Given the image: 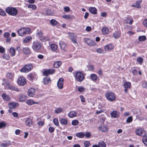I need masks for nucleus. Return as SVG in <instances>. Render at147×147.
<instances>
[{
  "mask_svg": "<svg viewBox=\"0 0 147 147\" xmlns=\"http://www.w3.org/2000/svg\"><path fill=\"white\" fill-rule=\"evenodd\" d=\"M25 32H26V34L27 33H29L30 31V29L28 28H24Z\"/></svg>",
  "mask_w": 147,
  "mask_h": 147,
  "instance_id": "62",
  "label": "nucleus"
},
{
  "mask_svg": "<svg viewBox=\"0 0 147 147\" xmlns=\"http://www.w3.org/2000/svg\"><path fill=\"white\" fill-rule=\"evenodd\" d=\"M50 23L52 26L56 25L57 24V22L54 19L51 20L50 21Z\"/></svg>",
  "mask_w": 147,
  "mask_h": 147,
  "instance_id": "37",
  "label": "nucleus"
},
{
  "mask_svg": "<svg viewBox=\"0 0 147 147\" xmlns=\"http://www.w3.org/2000/svg\"><path fill=\"white\" fill-rule=\"evenodd\" d=\"M137 61L140 64H142L143 62V59L141 57H138L137 59Z\"/></svg>",
  "mask_w": 147,
  "mask_h": 147,
  "instance_id": "48",
  "label": "nucleus"
},
{
  "mask_svg": "<svg viewBox=\"0 0 147 147\" xmlns=\"http://www.w3.org/2000/svg\"><path fill=\"white\" fill-rule=\"evenodd\" d=\"M91 79L94 81H96L98 78V77L95 74H92L90 75Z\"/></svg>",
  "mask_w": 147,
  "mask_h": 147,
  "instance_id": "29",
  "label": "nucleus"
},
{
  "mask_svg": "<svg viewBox=\"0 0 147 147\" xmlns=\"http://www.w3.org/2000/svg\"><path fill=\"white\" fill-rule=\"evenodd\" d=\"M76 135L79 138H82L85 136V135L82 132H79L77 133Z\"/></svg>",
  "mask_w": 147,
  "mask_h": 147,
  "instance_id": "35",
  "label": "nucleus"
},
{
  "mask_svg": "<svg viewBox=\"0 0 147 147\" xmlns=\"http://www.w3.org/2000/svg\"><path fill=\"white\" fill-rule=\"evenodd\" d=\"M64 79L62 78H60L57 83V86L60 89H62L63 87Z\"/></svg>",
  "mask_w": 147,
  "mask_h": 147,
  "instance_id": "9",
  "label": "nucleus"
},
{
  "mask_svg": "<svg viewBox=\"0 0 147 147\" xmlns=\"http://www.w3.org/2000/svg\"><path fill=\"white\" fill-rule=\"evenodd\" d=\"M142 2V1H138L136 2V7L140 8L141 7L140 3Z\"/></svg>",
  "mask_w": 147,
  "mask_h": 147,
  "instance_id": "43",
  "label": "nucleus"
},
{
  "mask_svg": "<svg viewBox=\"0 0 147 147\" xmlns=\"http://www.w3.org/2000/svg\"><path fill=\"white\" fill-rule=\"evenodd\" d=\"M43 82L45 84H47L49 82H51V80L49 78L46 77L43 78Z\"/></svg>",
  "mask_w": 147,
  "mask_h": 147,
  "instance_id": "25",
  "label": "nucleus"
},
{
  "mask_svg": "<svg viewBox=\"0 0 147 147\" xmlns=\"http://www.w3.org/2000/svg\"><path fill=\"white\" fill-rule=\"evenodd\" d=\"M69 38L74 43H76L77 36L73 33H71L69 35Z\"/></svg>",
  "mask_w": 147,
  "mask_h": 147,
  "instance_id": "11",
  "label": "nucleus"
},
{
  "mask_svg": "<svg viewBox=\"0 0 147 147\" xmlns=\"http://www.w3.org/2000/svg\"><path fill=\"white\" fill-rule=\"evenodd\" d=\"M6 12L9 14L15 16L18 13V11L16 9L12 7H8L6 9Z\"/></svg>",
  "mask_w": 147,
  "mask_h": 147,
  "instance_id": "2",
  "label": "nucleus"
},
{
  "mask_svg": "<svg viewBox=\"0 0 147 147\" xmlns=\"http://www.w3.org/2000/svg\"><path fill=\"white\" fill-rule=\"evenodd\" d=\"M120 34L118 32H115L113 34V36L115 38H119L120 36Z\"/></svg>",
  "mask_w": 147,
  "mask_h": 147,
  "instance_id": "39",
  "label": "nucleus"
},
{
  "mask_svg": "<svg viewBox=\"0 0 147 147\" xmlns=\"http://www.w3.org/2000/svg\"><path fill=\"white\" fill-rule=\"evenodd\" d=\"M62 17L67 19H71V16L69 15H66L63 16Z\"/></svg>",
  "mask_w": 147,
  "mask_h": 147,
  "instance_id": "56",
  "label": "nucleus"
},
{
  "mask_svg": "<svg viewBox=\"0 0 147 147\" xmlns=\"http://www.w3.org/2000/svg\"><path fill=\"white\" fill-rule=\"evenodd\" d=\"M111 117L113 118H117L119 116V113L116 111H114L111 113Z\"/></svg>",
  "mask_w": 147,
  "mask_h": 147,
  "instance_id": "14",
  "label": "nucleus"
},
{
  "mask_svg": "<svg viewBox=\"0 0 147 147\" xmlns=\"http://www.w3.org/2000/svg\"><path fill=\"white\" fill-rule=\"evenodd\" d=\"M71 123L73 125H76L78 124L79 121L77 120H75L72 121Z\"/></svg>",
  "mask_w": 147,
  "mask_h": 147,
  "instance_id": "55",
  "label": "nucleus"
},
{
  "mask_svg": "<svg viewBox=\"0 0 147 147\" xmlns=\"http://www.w3.org/2000/svg\"><path fill=\"white\" fill-rule=\"evenodd\" d=\"M59 45L61 50L65 51V48L66 46V44L63 41H60Z\"/></svg>",
  "mask_w": 147,
  "mask_h": 147,
  "instance_id": "16",
  "label": "nucleus"
},
{
  "mask_svg": "<svg viewBox=\"0 0 147 147\" xmlns=\"http://www.w3.org/2000/svg\"><path fill=\"white\" fill-rule=\"evenodd\" d=\"M63 110V109L61 107L57 108L55 110V112L56 113H59L61 112Z\"/></svg>",
  "mask_w": 147,
  "mask_h": 147,
  "instance_id": "42",
  "label": "nucleus"
},
{
  "mask_svg": "<svg viewBox=\"0 0 147 147\" xmlns=\"http://www.w3.org/2000/svg\"><path fill=\"white\" fill-rule=\"evenodd\" d=\"M85 42L88 45L90 46H94L95 45L94 42L89 38L86 39Z\"/></svg>",
  "mask_w": 147,
  "mask_h": 147,
  "instance_id": "10",
  "label": "nucleus"
},
{
  "mask_svg": "<svg viewBox=\"0 0 147 147\" xmlns=\"http://www.w3.org/2000/svg\"><path fill=\"white\" fill-rule=\"evenodd\" d=\"M43 74L44 75L46 76H47L49 74L48 69L45 70L43 72Z\"/></svg>",
  "mask_w": 147,
  "mask_h": 147,
  "instance_id": "64",
  "label": "nucleus"
},
{
  "mask_svg": "<svg viewBox=\"0 0 147 147\" xmlns=\"http://www.w3.org/2000/svg\"><path fill=\"white\" fill-rule=\"evenodd\" d=\"M138 39L140 41H144L146 39V37L145 36H139Z\"/></svg>",
  "mask_w": 147,
  "mask_h": 147,
  "instance_id": "54",
  "label": "nucleus"
},
{
  "mask_svg": "<svg viewBox=\"0 0 147 147\" xmlns=\"http://www.w3.org/2000/svg\"><path fill=\"white\" fill-rule=\"evenodd\" d=\"M136 134L138 136H146V132L144 129L141 128L138 129L136 130Z\"/></svg>",
  "mask_w": 147,
  "mask_h": 147,
  "instance_id": "6",
  "label": "nucleus"
},
{
  "mask_svg": "<svg viewBox=\"0 0 147 147\" xmlns=\"http://www.w3.org/2000/svg\"><path fill=\"white\" fill-rule=\"evenodd\" d=\"M90 12L93 14H96L97 13V9L94 7H90L89 9Z\"/></svg>",
  "mask_w": 147,
  "mask_h": 147,
  "instance_id": "22",
  "label": "nucleus"
},
{
  "mask_svg": "<svg viewBox=\"0 0 147 147\" xmlns=\"http://www.w3.org/2000/svg\"><path fill=\"white\" fill-rule=\"evenodd\" d=\"M26 96L24 95H20L19 97V100L20 102H23L26 99Z\"/></svg>",
  "mask_w": 147,
  "mask_h": 147,
  "instance_id": "26",
  "label": "nucleus"
},
{
  "mask_svg": "<svg viewBox=\"0 0 147 147\" xmlns=\"http://www.w3.org/2000/svg\"><path fill=\"white\" fill-rule=\"evenodd\" d=\"M62 64V62L60 61H58L55 62L53 66L54 67L57 68L60 67Z\"/></svg>",
  "mask_w": 147,
  "mask_h": 147,
  "instance_id": "27",
  "label": "nucleus"
},
{
  "mask_svg": "<svg viewBox=\"0 0 147 147\" xmlns=\"http://www.w3.org/2000/svg\"><path fill=\"white\" fill-rule=\"evenodd\" d=\"M53 121V123L55 125L57 126H59V122L57 119H54Z\"/></svg>",
  "mask_w": 147,
  "mask_h": 147,
  "instance_id": "44",
  "label": "nucleus"
},
{
  "mask_svg": "<svg viewBox=\"0 0 147 147\" xmlns=\"http://www.w3.org/2000/svg\"><path fill=\"white\" fill-rule=\"evenodd\" d=\"M114 46L111 44H108L106 45L105 49L106 50H111L114 48Z\"/></svg>",
  "mask_w": 147,
  "mask_h": 147,
  "instance_id": "19",
  "label": "nucleus"
},
{
  "mask_svg": "<svg viewBox=\"0 0 147 147\" xmlns=\"http://www.w3.org/2000/svg\"><path fill=\"white\" fill-rule=\"evenodd\" d=\"M42 32L41 31L37 30L36 35L38 37L39 39L40 37H42Z\"/></svg>",
  "mask_w": 147,
  "mask_h": 147,
  "instance_id": "36",
  "label": "nucleus"
},
{
  "mask_svg": "<svg viewBox=\"0 0 147 147\" xmlns=\"http://www.w3.org/2000/svg\"><path fill=\"white\" fill-rule=\"evenodd\" d=\"M84 145L85 147H88L90 146L91 144L90 143L89 141H86L84 142Z\"/></svg>",
  "mask_w": 147,
  "mask_h": 147,
  "instance_id": "47",
  "label": "nucleus"
},
{
  "mask_svg": "<svg viewBox=\"0 0 147 147\" xmlns=\"http://www.w3.org/2000/svg\"><path fill=\"white\" fill-rule=\"evenodd\" d=\"M55 130V128L53 127H49V131L50 133L53 132Z\"/></svg>",
  "mask_w": 147,
  "mask_h": 147,
  "instance_id": "60",
  "label": "nucleus"
},
{
  "mask_svg": "<svg viewBox=\"0 0 147 147\" xmlns=\"http://www.w3.org/2000/svg\"><path fill=\"white\" fill-rule=\"evenodd\" d=\"M16 103L14 102L10 103L9 104V107L10 109L15 108H16Z\"/></svg>",
  "mask_w": 147,
  "mask_h": 147,
  "instance_id": "38",
  "label": "nucleus"
},
{
  "mask_svg": "<svg viewBox=\"0 0 147 147\" xmlns=\"http://www.w3.org/2000/svg\"><path fill=\"white\" fill-rule=\"evenodd\" d=\"M26 123L28 126L30 127L32 125V122L30 119L27 118L26 119Z\"/></svg>",
  "mask_w": 147,
  "mask_h": 147,
  "instance_id": "24",
  "label": "nucleus"
},
{
  "mask_svg": "<svg viewBox=\"0 0 147 147\" xmlns=\"http://www.w3.org/2000/svg\"><path fill=\"white\" fill-rule=\"evenodd\" d=\"M74 77L76 80L79 82H82L84 79L83 74L80 71H78L76 73Z\"/></svg>",
  "mask_w": 147,
  "mask_h": 147,
  "instance_id": "3",
  "label": "nucleus"
},
{
  "mask_svg": "<svg viewBox=\"0 0 147 147\" xmlns=\"http://www.w3.org/2000/svg\"><path fill=\"white\" fill-rule=\"evenodd\" d=\"M77 115V113L74 111L70 112L68 114V116L70 118H73L76 117Z\"/></svg>",
  "mask_w": 147,
  "mask_h": 147,
  "instance_id": "21",
  "label": "nucleus"
},
{
  "mask_svg": "<svg viewBox=\"0 0 147 147\" xmlns=\"http://www.w3.org/2000/svg\"><path fill=\"white\" fill-rule=\"evenodd\" d=\"M11 145V143L9 142H7L6 143H2L0 145L1 147H7V146H9Z\"/></svg>",
  "mask_w": 147,
  "mask_h": 147,
  "instance_id": "46",
  "label": "nucleus"
},
{
  "mask_svg": "<svg viewBox=\"0 0 147 147\" xmlns=\"http://www.w3.org/2000/svg\"><path fill=\"white\" fill-rule=\"evenodd\" d=\"M142 141L144 144L147 146V136H146L143 137Z\"/></svg>",
  "mask_w": 147,
  "mask_h": 147,
  "instance_id": "49",
  "label": "nucleus"
},
{
  "mask_svg": "<svg viewBox=\"0 0 147 147\" xmlns=\"http://www.w3.org/2000/svg\"><path fill=\"white\" fill-rule=\"evenodd\" d=\"M2 97L3 99L5 101H9L10 99V97L8 96L7 94L5 93H3L2 95Z\"/></svg>",
  "mask_w": 147,
  "mask_h": 147,
  "instance_id": "18",
  "label": "nucleus"
},
{
  "mask_svg": "<svg viewBox=\"0 0 147 147\" xmlns=\"http://www.w3.org/2000/svg\"><path fill=\"white\" fill-rule=\"evenodd\" d=\"M7 76L8 78L10 79H12L13 78V74L11 73H7Z\"/></svg>",
  "mask_w": 147,
  "mask_h": 147,
  "instance_id": "52",
  "label": "nucleus"
},
{
  "mask_svg": "<svg viewBox=\"0 0 147 147\" xmlns=\"http://www.w3.org/2000/svg\"><path fill=\"white\" fill-rule=\"evenodd\" d=\"M125 18V20L126 24H131L132 23L133 20L130 17H126Z\"/></svg>",
  "mask_w": 147,
  "mask_h": 147,
  "instance_id": "20",
  "label": "nucleus"
},
{
  "mask_svg": "<svg viewBox=\"0 0 147 147\" xmlns=\"http://www.w3.org/2000/svg\"><path fill=\"white\" fill-rule=\"evenodd\" d=\"M2 57L4 59L6 60H8L9 57V55L7 54H4L2 56Z\"/></svg>",
  "mask_w": 147,
  "mask_h": 147,
  "instance_id": "51",
  "label": "nucleus"
},
{
  "mask_svg": "<svg viewBox=\"0 0 147 147\" xmlns=\"http://www.w3.org/2000/svg\"><path fill=\"white\" fill-rule=\"evenodd\" d=\"M28 94L29 96H33L34 95V89H31L28 90Z\"/></svg>",
  "mask_w": 147,
  "mask_h": 147,
  "instance_id": "30",
  "label": "nucleus"
},
{
  "mask_svg": "<svg viewBox=\"0 0 147 147\" xmlns=\"http://www.w3.org/2000/svg\"><path fill=\"white\" fill-rule=\"evenodd\" d=\"M106 98L110 101H113L115 99V94L113 92H108L105 94Z\"/></svg>",
  "mask_w": 147,
  "mask_h": 147,
  "instance_id": "5",
  "label": "nucleus"
},
{
  "mask_svg": "<svg viewBox=\"0 0 147 147\" xmlns=\"http://www.w3.org/2000/svg\"><path fill=\"white\" fill-rule=\"evenodd\" d=\"M102 31L103 34H106L109 33V30L107 28L103 27L102 29Z\"/></svg>",
  "mask_w": 147,
  "mask_h": 147,
  "instance_id": "31",
  "label": "nucleus"
},
{
  "mask_svg": "<svg viewBox=\"0 0 147 147\" xmlns=\"http://www.w3.org/2000/svg\"><path fill=\"white\" fill-rule=\"evenodd\" d=\"M133 120L132 117V116L129 117L126 120V122L127 123H130L132 122Z\"/></svg>",
  "mask_w": 147,
  "mask_h": 147,
  "instance_id": "53",
  "label": "nucleus"
},
{
  "mask_svg": "<svg viewBox=\"0 0 147 147\" xmlns=\"http://www.w3.org/2000/svg\"><path fill=\"white\" fill-rule=\"evenodd\" d=\"M81 99V101L82 102H85V98L82 95H80V96Z\"/></svg>",
  "mask_w": 147,
  "mask_h": 147,
  "instance_id": "63",
  "label": "nucleus"
},
{
  "mask_svg": "<svg viewBox=\"0 0 147 147\" xmlns=\"http://www.w3.org/2000/svg\"><path fill=\"white\" fill-rule=\"evenodd\" d=\"M17 32L19 36H24L26 34L25 32L24 28H21L18 29Z\"/></svg>",
  "mask_w": 147,
  "mask_h": 147,
  "instance_id": "12",
  "label": "nucleus"
},
{
  "mask_svg": "<svg viewBox=\"0 0 147 147\" xmlns=\"http://www.w3.org/2000/svg\"><path fill=\"white\" fill-rule=\"evenodd\" d=\"M98 129L99 130L102 132H105L108 131V128L106 126L104 125H102L98 127Z\"/></svg>",
  "mask_w": 147,
  "mask_h": 147,
  "instance_id": "15",
  "label": "nucleus"
},
{
  "mask_svg": "<svg viewBox=\"0 0 147 147\" xmlns=\"http://www.w3.org/2000/svg\"><path fill=\"white\" fill-rule=\"evenodd\" d=\"M133 112L134 113L138 114V115L141 114V112L139 109H136L133 110Z\"/></svg>",
  "mask_w": 147,
  "mask_h": 147,
  "instance_id": "45",
  "label": "nucleus"
},
{
  "mask_svg": "<svg viewBox=\"0 0 147 147\" xmlns=\"http://www.w3.org/2000/svg\"><path fill=\"white\" fill-rule=\"evenodd\" d=\"M51 48L53 50L55 51L57 49V47L55 44H52L51 45Z\"/></svg>",
  "mask_w": 147,
  "mask_h": 147,
  "instance_id": "41",
  "label": "nucleus"
},
{
  "mask_svg": "<svg viewBox=\"0 0 147 147\" xmlns=\"http://www.w3.org/2000/svg\"><path fill=\"white\" fill-rule=\"evenodd\" d=\"M18 83L19 85L24 86L26 83V80L23 77H20L18 80Z\"/></svg>",
  "mask_w": 147,
  "mask_h": 147,
  "instance_id": "7",
  "label": "nucleus"
},
{
  "mask_svg": "<svg viewBox=\"0 0 147 147\" xmlns=\"http://www.w3.org/2000/svg\"><path fill=\"white\" fill-rule=\"evenodd\" d=\"M142 86L144 88H147V82L146 81L142 82Z\"/></svg>",
  "mask_w": 147,
  "mask_h": 147,
  "instance_id": "58",
  "label": "nucleus"
},
{
  "mask_svg": "<svg viewBox=\"0 0 147 147\" xmlns=\"http://www.w3.org/2000/svg\"><path fill=\"white\" fill-rule=\"evenodd\" d=\"M84 88L82 87H79L78 89V91L80 92H82L84 91Z\"/></svg>",
  "mask_w": 147,
  "mask_h": 147,
  "instance_id": "61",
  "label": "nucleus"
},
{
  "mask_svg": "<svg viewBox=\"0 0 147 147\" xmlns=\"http://www.w3.org/2000/svg\"><path fill=\"white\" fill-rule=\"evenodd\" d=\"M60 121L61 124L63 125H67V120L64 119H62L60 120Z\"/></svg>",
  "mask_w": 147,
  "mask_h": 147,
  "instance_id": "34",
  "label": "nucleus"
},
{
  "mask_svg": "<svg viewBox=\"0 0 147 147\" xmlns=\"http://www.w3.org/2000/svg\"><path fill=\"white\" fill-rule=\"evenodd\" d=\"M32 68V66L30 64L26 65L20 70V71L23 72H27L30 71Z\"/></svg>",
  "mask_w": 147,
  "mask_h": 147,
  "instance_id": "4",
  "label": "nucleus"
},
{
  "mask_svg": "<svg viewBox=\"0 0 147 147\" xmlns=\"http://www.w3.org/2000/svg\"><path fill=\"white\" fill-rule=\"evenodd\" d=\"M42 45L40 42L37 40L34 41L32 44V48L35 51H37L40 49Z\"/></svg>",
  "mask_w": 147,
  "mask_h": 147,
  "instance_id": "1",
  "label": "nucleus"
},
{
  "mask_svg": "<svg viewBox=\"0 0 147 147\" xmlns=\"http://www.w3.org/2000/svg\"><path fill=\"white\" fill-rule=\"evenodd\" d=\"M9 52L12 57L14 56L15 54L16 50L13 47H11L9 49Z\"/></svg>",
  "mask_w": 147,
  "mask_h": 147,
  "instance_id": "28",
  "label": "nucleus"
},
{
  "mask_svg": "<svg viewBox=\"0 0 147 147\" xmlns=\"http://www.w3.org/2000/svg\"><path fill=\"white\" fill-rule=\"evenodd\" d=\"M6 123L5 122L2 121L0 122V128L3 127H5L6 126Z\"/></svg>",
  "mask_w": 147,
  "mask_h": 147,
  "instance_id": "50",
  "label": "nucleus"
},
{
  "mask_svg": "<svg viewBox=\"0 0 147 147\" xmlns=\"http://www.w3.org/2000/svg\"><path fill=\"white\" fill-rule=\"evenodd\" d=\"M26 103L28 105H31L34 104H38V102H35L32 100H29L27 101Z\"/></svg>",
  "mask_w": 147,
  "mask_h": 147,
  "instance_id": "32",
  "label": "nucleus"
},
{
  "mask_svg": "<svg viewBox=\"0 0 147 147\" xmlns=\"http://www.w3.org/2000/svg\"><path fill=\"white\" fill-rule=\"evenodd\" d=\"M49 39L50 38L49 37L43 36L40 38V40L43 42H46L47 41H48Z\"/></svg>",
  "mask_w": 147,
  "mask_h": 147,
  "instance_id": "33",
  "label": "nucleus"
},
{
  "mask_svg": "<svg viewBox=\"0 0 147 147\" xmlns=\"http://www.w3.org/2000/svg\"><path fill=\"white\" fill-rule=\"evenodd\" d=\"M131 86V83L129 82H126L124 83V91L125 93L128 92V89L130 88Z\"/></svg>",
  "mask_w": 147,
  "mask_h": 147,
  "instance_id": "8",
  "label": "nucleus"
},
{
  "mask_svg": "<svg viewBox=\"0 0 147 147\" xmlns=\"http://www.w3.org/2000/svg\"><path fill=\"white\" fill-rule=\"evenodd\" d=\"M7 88L8 89L12 91H18V89L16 87L11 85H9Z\"/></svg>",
  "mask_w": 147,
  "mask_h": 147,
  "instance_id": "17",
  "label": "nucleus"
},
{
  "mask_svg": "<svg viewBox=\"0 0 147 147\" xmlns=\"http://www.w3.org/2000/svg\"><path fill=\"white\" fill-rule=\"evenodd\" d=\"M22 50L24 54L27 56L29 55L31 53L30 49L28 47L23 48Z\"/></svg>",
  "mask_w": 147,
  "mask_h": 147,
  "instance_id": "13",
  "label": "nucleus"
},
{
  "mask_svg": "<svg viewBox=\"0 0 147 147\" xmlns=\"http://www.w3.org/2000/svg\"><path fill=\"white\" fill-rule=\"evenodd\" d=\"M96 51L97 53H103L104 52V51L100 48L97 49Z\"/></svg>",
  "mask_w": 147,
  "mask_h": 147,
  "instance_id": "59",
  "label": "nucleus"
},
{
  "mask_svg": "<svg viewBox=\"0 0 147 147\" xmlns=\"http://www.w3.org/2000/svg\"><path fill=\"white\" fill-rule=\"evenodd\" d=\"M32 39L31 36H27L23 40V42L25 43L29 42Z\"/></svg>",
  "mask_w": 147,
  "mask_h": 147,
  "instance_id": "23",
  "label": "nucleus"
},
{
  "mask_svg": "<svg viewBox=\"0 0 147 147\" xmlns=\"http://www.w3.org/2000/svg\"><path fill=\"white\" fill-rule=\"evenodd\" d=\"M98 145L99 147H106V144L103 141H102L99 142L98 143Z\"/></svg>",
  "mask_w": 147,
  "mask_h": 147,
  "instance_id": "40",
  "label": "nucleus"
},
{
  "mask_svg": "<svg viewBox=\"0 0 147 147\" xmlns=\"http://www.w3.org/2000/svg\"><path fill=\"white\" fill-rule=\"evenodd\" d=\"M28 8H32L33 9H36V6L34 5H29L28 6Z\"/></svg>",
  "mask_w": 147,
  "mask_h": 147,
  "instance_id": "57",
  "label": "nucleus"
}]
</instances>
